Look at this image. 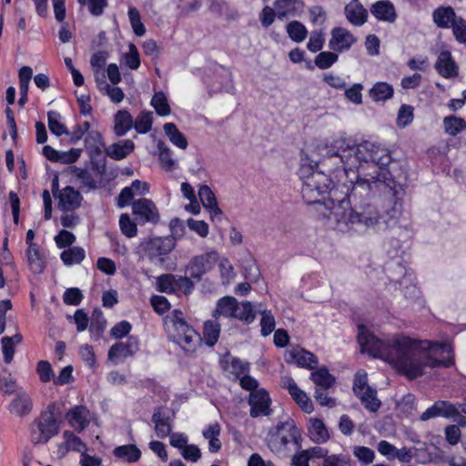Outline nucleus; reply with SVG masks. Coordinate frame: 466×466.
Segmentation results:
<instances>
[{
	"mask_svg": "<svg viewBox=\"0 0 466 466\" xmlns=\"http://www.w3.org/2000/svg\"><path fill=\"white\" fill-rule=\"evenodd\" d=\"M175 333L173 334V339L175 342L179 344L187 334V330L194 329L190 327L182 318L175 315L172 319Z\"/></svg>",
	"mask_w": 466,
	"mask_h": 466,
	"instance_id": "37998d69",
	"label": "nucleus"
},
{
	"mask_svg": "<svg viewBox=\"0 0 466 466\" xmlns=\"http://www.w3.org/2000/svg\"><path fill=\"white\" fill-rule=\"evenodd\" d=\"M274 5L279 19L298 15L304 6L303 2L300 0H276Z\"/></svg>",
	"mask_w": 466,
	"mask_h": 466,
	"instance_id": "5701e85b",
	"label": "nucleus"
},
{
	"mask_svg": "<svg viewBox=\"0 0 466 466\" xmlns=\"http://www.w3.org/2000/svg\"><path fill=\"white\" fill-rule=\"evenodd\" d=\"M300 439V431L297 428L293 420H287L279 424L276 431L271 433L268 440V448L275 452H279L286 448L289 443H298Z\"/></svg>",
	"mask_w": 466,
	"mask_h": 466,
	"instance_id": "39448f33",
	"label": "nucleus"
},
{
	"mask_svg": "<svg viewBox=\"0 0 466 466\" xmlns=\"http://www.w3.org/2000/svg\"><path fill=\"white\" fill-rule=\"evenodd\" d=\"M145 256L154 264H162L164 257L175 248V240L171 238H154L140 246Z\"/></svg>",
	"mask_w": 466,
	"mask_h": 466,
	"instance_id": "0eeeda50",
	"label": "nucleus"
},
{
	"mask_svg": "<svg viewBox=\"0 0 466 466\" xmlns=\"http://www.w3.org/2000/svg\"><path fill=\"white\" fill-rule=\"evenodd\" d=\"M177 276L163 274L157 279V289L160 292L174 293L176 291Z\"/></svg>",
	"mask_w": 466,
	"mask_h": 466,
	"instance_id": "49530a36",
	"label": "nucleus"
},
{
	"mask_svg": "<svg viewBox=\"0 0 466 466\" xmlns=\"http://www.w3.org/2000/svg\"><path fill=\"white\" fill-rule=\"evenodd\" d=\"M289 37L295 43L303 42L308 36V29L299 21L294 20L286 25Z\"/></svg>",
	"mask_w": 466,
	"mask_h": 466,
	"instance_id": "f704fd0d",
	"label": "nucleus"
},
{
	"mask_svg": "<svg viewBox=\"0 0 466 466\" xmlns=\"http://www.w3.org/2000/svg\"><path fill=\"white\" fill-rule=\"evenodd\" d=\"M133 214L141 223L150 222L157 223L159 213L155 203L147 198H141L135 201L132 205Z\"/></svg>",
	"mask_w": 466,
	"mask_h": 466,
	"instance_id": "9d476101",
	"label": "nucleus"
},
{
	"mask_svg": "<svg viewBox=\"0 0 466 466\" xmlns=\"http://www.w3.org/2000/svg\"><path fill=\"white\" fill-rule=\"evenodd\" d=\"M73 174L80 181L82 187H86L88 190L96 187V182L87 169L74 167Z\"/></svg>",
	"mask_w": 466,
	"mask_h": 466,
	"instance_id": "09e8293b",
	"label": "nucleus"
},
{
	"mask_svg": "<svg viewBox=\"0 0 466 466\" xmlns=\"http://www.w3.org/2000/svg\"><path fill=\"white\" fill-rule=\"evenodd\" d=\"M85 144L87 150L99 152L103 146L101 134L98 131L91 130L85 138Z\"/></svg>",
	"mask_w": 466,
	"mask_h": 466,
	"instance_id": "4d7b16f0",
	"label": "nucleus"
},
{
	"mask_svg": "<svg viewBox=\"0 0 466 466\" xmlns=\"http://www.w3.org/2000/svg\"><path fill=\"white\" fill-rule=\"evenodd\" d=\"M83 299L81 290L77 288L67 289L63 296V300L67 305H78Z\"/></svg>",
	"mask_w": 466,
	"mask_h": 466,
	"instance_id": "69168bd1",
	"label": "nucleus"
},
{
	"mask_svg": "<svg viewBox=\"0 0 466 466\" xmlns=\"http://www.w3.org/2000/svg\"><path fill=\"white\" fill-rule=\"evenodd\" d=\"M262 319L260 321L261 334L266 337L269 335L275 329V319L270 311L263 310L260 311Z\"/></svg>",
	"mask_w": 466,
	"mask_h": 466,
	"instance_id": "0e129e2a",
	"label": "nucleus"
},
{
	"mask_svg": "<svg viewBox=\"0 0 466 466\" xmlns=\"http://www.w3.org/2000/svg\"><path fill=\"white\" fill-rule=\"evenodd\" d=\"M434 68L443 78H455L459 76V66L450 51H441L435 62Z\"/></svg>",
	"mask_w": 466,
	"mask_h": 466,
	"instance_id": "9b49d317",
	"label": "nucleus"
},
{
	"mask_svg": "<svg viewBox=\"0 0 466 466\" xmlns=\"http://www.w3.org/2000/svg\"><path fill=\"white\" fill-rule=\"evenodd\" d=\"M220 325L213 320H208L204 324L203 338L208 346H214L219 337Z\"/></svg>",
	"mask_w": 466,
	"mask_h": 466,
	"instance_id": "58836bf2",
	"label": "nucleus"
},
{
	"mask_svg": "<svg viewBox=\"0 0 466 466\" xmlns=\"http://www.w3.org/2000/svg\"><path fill=\"white\" fill-rule=\"evenodd\" d=\"M345 15L350 23L360 26L367 21L368 11L360 3L352 0L345 6Z\"/></svg>",
	"mask_w": 466,
	"mask_h": 466,
	"instance_id": "6ab92c4d",
	"label": "nucleus"
},
{
	"mask_svg": "<svg viewBox=\"0 0 466 466\" xmlns=\"http://www.w3.org/2000/svg\"><path fill=\"white\" fill-rule=\"evenodd\" d=\"M115 457L131 463L137 461L141 457L140 450L134 444H127L116 447L113 451Z\"/></svg>",
	"mask_w": 466,
	"mask_h": 466,
	"instance_id": "cd10ccee",
	"label": "nucleus"
},
{
	"mask_svg": "<svg viewBox=\"0 0 466 466\" xmlns=\"http://www.w3.org/2000/svg\"><path fill=\"white\" fill-rule=\"evenodd\" d=\"M237 299L231 296H226L218 299L216 309L213 312L214 318L225 317L232 318L234 309H236Z\"/></svg>",
	"mask_w": 466,
	"mask_h": 466,
	"instance_id": "c756f323",
	"label": "nucleus"
},
{
	"mask_svg": "<svg viewBox=\"0 0 466 466\" xmlns=\"http://www.w3.org/2000/svg\"><path fill=\"white\" fill-rule=\"evenodd\" d=\"M151 105L157 115L161 116H168L171 113L167 96L163 92H158L154 95L151 100Z\"/></svg>",
	"mask_w": 466,
	"mask_h": 466,
	"instance_id": "c03bdc74",
	"label": "nucleus"
},
{
	"mask_svg": "<svg viewBox=\"0 0 466 466\" xmlns=\"http://www.w3.org/2000/svg\"><path fill=\"white\" fill-rule=\"evenodd\" d=\"M35 372L42 383L54 382L55 371L47 360H39L36 363Z\"/></svg>",
	"mask_w": 466,
	"mask_h": 466,
	"instance_id": "79ce46f5",
	"label": "nucleus"
},
{
	"mask_svg": "<svg viewBox=\"0 0 466 466\" xmlns=\"http://www.w3.org/2000/svg\"><path fill=\"white\" fill-rule=\"evenodd\" d=\"M74 381L73 376V367L71 365H67L63 368L58 376L54 378L55 385H66Z\"/></svg>",
	"mask_w": 466,
	"mask_h": 466,
	"instance_id": "338daca9",
	"label": "nucleus"
},
{
	"mask_svg": "<svg viewBox=\"0 0 466 466\" xmlns=\"http://www.w3.org/2000/svg\"><path fill=\"white\" fill-rule=\"evenodd\" d=\"M133 127V117L126 110L118 111L115 116V132L117 136H124Z\"/></svg>",
	"mask_w": 466,
	"mask_h": 466,
	"instance_id": "72a5a7b5",
	"label": "nucleus"
},
{
	"mask_svg": "<svg viewBox=\"0 0 466 466\" xmlns=\"http://www.w3.org/2000/svg\"><path fill=\"white\" fill-rule=\"evenodd\" d=\"M58 433V425L52 411L42 413L31 431V441L35 444L46 443Z\"/></svg>",
	"mask_w": 466,
	"mask_h": 466,
	"instance_id": "6e6552de",
	"label": "nucleus"
},
{
	"mask_svg": "<svg viewBox=\"0 0 466 466\" xmlns=\"http://www.w3.org/2000/svg\"><path fill=\"white\" fill-rule=\"evenodd\" d=\"M248 404L250 405V416L253 418L258 416H268L270 413V399L265 390H259L250 392Z\"/></svg>",
	"mask_w": 466,
	"mask_h": 466,
	"instance_id": "f8f14e48",
	"label": "nucleus"
},
{
	"mask_svg": "<svg viewBox=\"0 0 466 466\" xmlns=\"http://www.w3.org/2000/svg\"><path fill=\"white\" fill-rule=\"evenodd\" d=\"M458 16L451 6H439L432 13L434 24L439 28H450Z\"/></svg>",
	"mask_w": 466,
	"mask_h": 466,
	"instance_id": "4be33fe9",
	"label": "nucleus"
},
{
	"mask_svg": "<svg viewBox=\"0 0 466 466\" xmlns=\"http://www.w3.org/2000/svg\"><path fill=\"white\" fill-rule=\"evenodd\" d=\"M444 129L450 136H456L466 128V122L460 117L450 116L443 119Z\"/></svg>",
	"mask_w": 466,
	"mask_h": 466,
	"instance_id": "a19ab883",
	"label": "nucleus"
},
{
	"mask_svg": "<svg viewBox=\"0 0 466 466\" xmlns=\"http://www.w3.org/2000/svg\"><path fill=\"white\" fill-rule=\"evenodd\" d=\"M133 125L137 132L145 134L147 133L152 127V113L143 112L138 116Z\"/></svg>",
	"mask_w": 466,
	"mask_h": 466,
	"instance_id": "5fc2aeb1",
	"label": "nucleus"
},
{
	"mask_svg": "<svg viewBox=\"0 0 466 466\" xmlns=\"http://www.w3.org/2000/svg\"><path fill=\"white\" fill-rule=\"evenodd\" d=\"M333 156L339 157L345 170L357 169L353 196L362 189L367 192H380L394 187V180L386 167L391 160L386 148L365 141L359 145H347L346 147L340 146Z\"/></svg>",
	"mask_w": 466,
	"mask_h": 466,
	"instance_id": "f03ea898",
	"label": "nucleus"
},
{
	"mask_svg": "<svg viewBox=\"0 0 466 466\" xmlns=\"http://www.w3.org/2000/svg\"><path fill=\"white\" fill-rule=\"evenodd\" d=\"M329 182L330 180L324 173L310 168H309V175L302 177L301 195L303 199L309 205L318 204L323 207L325 211H322V214L327 212V207H330V201L332 200L321 202L324 196L329 192Z\"/></svg>",
	"mask_w": 466,
	"mask_h": 466,
	"instance_id": "20e7f679",
	"label": "nucleus"
},
{
	"mask_svg": "<svg viewBox=\"0 0 466 466\" xmlns=\"http://www.w3.org/2000/svg\"><path fill=\"white\" fill-rule=\"evenodd\" d=\"M61 116L56 111L47 113L48 127L52 134L60 137L64 134H69L66 126L60 122Z\"/></svg>",
	"mask_w": 466,
	"mask_h": 466,
	"instance_id": "ea45409f",
	"label": "nucleus"
},
{
	"mask_svg": "<svg viewBox=\"0 0 466 466\" xmlns=\"http://www.w3.org/2000/svg\"><path fill=\"white\" fill-rule=\"evenodd\" d=\"M308 429L310 440L316 443H325L329 439L328 429L324 422L317 418H310Z\"/></svg>",
	"mask_w": 466,
	"mask_h": 466,
	"instance_id": "b1692460",
	"label": "nucleus"
},
{
	"mask_svg": "<svg viewBox=\"0 0 466 466\" xmlns=\"http://www.w3.org/2000/svg\"><path fill=\"white\" fill-rule=\"evenodd\" d=\"M56 198H58V208L65 211L76 209L82 201L81 194L72 187H64L59 191Z\"/></svg>",
	"mask_w": 466,
	"mask_h": 466,
	"instance_id": "2eb2a0df",
	"label": "nucleus"
},
{
	"mask_svg": "<svg viewBox=\"0 0 466 466\" xmlns=\"http://www.w3.org/2000/svg\"><path fill=\"white\" fill-rule=\"evenodd\" d=\"M435 405L438 408L440 417L454 418L459 415V407L449 401L438 400L435 402Z\"/></svg>",
	"mask_w": 466,
	"mask_h": 466,
	"instance_id": "6e6d98bb",
	"label": "nucleus"
},
{
	"mask_svg": "<svg viewBox=\"0 0 466 466\" xmlns=\"http://www.w3.org/2000/svg\"><path fill=\"white\" fill-rule=\"evenodd\" d=\"M157 148L159 150V160L161 167L166 171H171L175 168L176 162L172 158V152L170 148L166 147L163 142L159 141L157 143Z\"/></svg>",
	"mask_w": 466,
	"mask_h": 466,
	"instance_id": "a18cd8bd",
	"label": "nucleus"
},
{
	"mask_svg": "<svg viewBox=\"0 0 466 466\" xmlns=\"http://www.w3.org/2000/svg\"><path fill=\"white\" fill-rule=\"evenodd\" d=\"M163 129L166 136L173 145L181 149H186L187 147V140L186 137L177 129L174 123H166Z\"/></svg>",
	"mask_w": 466,
	"mask_h": 466,
	"instance_id": "2f4dec72",
	"label": "nucleus"
},
{
	"mask_svg": "<svg viewBox=\"0 0 466 466\" xmlns=\"http://www.w3.org/2000/svg\"><path fill=\"white\" fill-rule=\"evenodd\" d=\"M201 338L195 330H187V334L183 340L178 344L185 351L193 352L200 343Z\"/></svg>",
	"mask_w": 466,
	"mask_h": 466,
	"instance_id": "de8ad7c7",
	"label": "nucleus"
},
{
	"mask_svg": "<svg viewBox=\"0 0 466 466\" xmlns=\"http://www.w3.org/2000/svg\"><path fill=\"white\" fill-rule=\"evenodd\" d=\"M371 193L362 189L353 196L352 187L342 199L331 200L330 207H327V212L323 213L329 226L341 232L375 229L383 217L373 202L361 200L363 194L369 196Z\"/></svg>",
	"mask_w": 466,
	"mask_h": 466,
	"instance_id": "7ed1b4c3",
	"label": "nucleus"
},
{
	"mask_svg": "<svg viewBox=\"0 0 466 466\" xmlns=\"http://www.w3.org/2000/svg\"><path fill=\"white\" fill-rule=\"evenodd\" d=\"M69 424L76 431L86 429L90 422V412L85 406H76L66 415Z\"/></svg>",
	"mask_w": 466,
	"mask_h": 466,
	"instance_id": "dca6fc26",
	"label": "nucleus"
},
{
	"mask_svg": "<svg viewBox=\"0 0 466 466\" xmlns=\"http://www.w3.org/2000/svg\"><path fill=\"white\" fill-rule=\"evenodd\" d=\"M353 455L363 465H369L373 462L375 459V452L371 449L365 446H354L352 450Z\"/></svg>",
	"mask_w": 466,
	"mask_h": 466,
	"instance_id": "8fccbe9b",
	"label": "nucleus"
},
{
	"mask_svg": "<svg viewBox=\"0 0 466 466\" xmlns=\"http://www.w3.org/2000/svg\"><path fill=\"white\" fill-rule=\"evenodd\" d=\"M128 53L124 55V61L127 66L130 69H137L140 66L139 53L137 46L134 44H129Z\"/></svg>",
	"mask_w": 466,
	"mask_h": 466,
	"instance_id": "052dcab7",
	"label": "nucleus"
},
{
	"mask_svg": "<svg viewBox=\"0 0 466 466\" xmlns=\"http://www.w3.org/2000/svg\"><path fill=\"white\" fill-rule=\"evenodd\" d=\"M248 362H244L237 358H231L230 362H228L225 366V370L237 377L248 371Z\"/></svg>",
	"mask_w": 466,
	"mask_h": 466,
	"instance_id": "680f3d73",
	"label": "nucleus"
},
{
	"mask_svg": "<svg viewBox=\"0 0 466 466\" xmlns=\"http://www.w3.org/2000/svg\"><path fill=\"white\" fill-rule=\"evenodd\" d=\"M256 318V313L253 310V307L249 301L238 302L236 304V309H234L232 319H237L247 323H251Z\"/></svg>",
	"mask_w": 466,
	"mask_h": 466,
	"instance_id": "473e14b6",
	"label": "nucleus"
},
{
	"mask_svg": "<svg viewBox=\"0 0 466 466\" xmlns=\"http://www.w3.org/2000/svg\"><path fill=\"white\" fill-rule=\"evenodd\" d=\"M219 259L217 251H209L193 257L187 265L186 271L193 279L199 281L202 277L211 270Z\"/></svg>",
	"mask_w": 466,
	"mask_h": 466,
	"instance_id": "1a4fd4ad",
	"label": "nucleus"
},
{
	"mask_svg": "<svg viewBox=\"0 0 466 466\" xmlns=\"http://www.w3.org/2000/svg\"><path fill=\"white\" fill-rule=\"evenodd\" d=\"M358 340L362 352L384 360L410 380L424 374L427 367H451L453 357L448 343L417 340L402 335H394L382 340L363 326H359Z\"/></svg>",
	"mask_w": 466,
	"mask_h": 466,
	"instance_id": "f257e3e1",
	"label": "nucleus"
},
{
	"mask_svg": "<svg viewBox=\"0 0 466 466\" xmlns=\"http://www.w3.org/2000/svg\"><path fill=\"white\" fill-rule=\"evenodd\" d=\"M119 227L123 235L127 238H134L137 233V227L135 222L130 219L127 214H122L119 218Z\"/></svg>",
	"mask_w": 466,
	"mask_h": 466,
	"instance_id": "3c124183",
	"label": "nucleus"
},
{
	"mask_svg": "<svg viewBox=\"0 0 466 466\" xmlns=\"http://www.w3.org/2000/svg\"><path fill=\"white\" fill-rule=\"evenodd\" d=\"M292 399L297 402V404L306 412L309 413L312 411L313 407L309 398L307 394L297 387V390H293L290 393Z\"/></svg>",
	"mask_w": 466,
	"mask_h": 466,
	"instance_id": "13d9d810",
	"label": "nucleus"
},
{
	"mask_svg": "<svg viewBox=\"0 0 466 466\" xmlns=\"http://www.w3.org/2000/svg\"><path fill=\"white\" fill-rule=\"evenodd\" d=\"M453 35L460 43H466V20L458 16L451 25Z\"/></svg>",
	"mask_w": 466,
	"mask_h": 466,
	"instance_id": "e2e57ef3",
	"label": "nucleus"
},
{
	"mask_svg": "<svg viewBox=\"0 0 466 466\" xmlns=\"http://www.w3.org/2000/svg\"><path fill=\"white\" fill-rule=\"evenodd\" d=\"M356 38L345 28L335 27L331 31L329 48L335 52H343L350 48Z\"/></svg>",
	"mask_w": 466,
	"mask_h": 466,
	"instance_id": "ddd939ff",
	"label": "nucleus"
},
{
	"mask_svg": "<svg viewBox=\"0 0 466 466\" xmlns=\"http://www.w3.org/2000/svg\"><path fill=\"white\" fill-rule=\"evenodd\" d=\"M287 361H294L298 366L307 368L309 370H313L318 365L317 357L303 349L291 350L288 354Z\"/></svg>",
	"mask_w": 466,
	"mask_h": 466,
	"instance_id": "f3484780",
	"label": "nucleus"
},
{
	"mask_svg": "<svg viewBox=\"0 0 466 466\" xmlns=\"http://www.w3.org/2000/svg\"><path fill=\"white\" fill-rule=\"evenodd\" d=\"M152 421L155 423L156 434L158 438H166L172 431L170 418L157 410L152 416Z\"/></svg>",
	"mask_w": 466,
	"mask_h": 466,
	"instance_id": "bb28decb",
	"label": "nucleus"
},
{
	"mask_svg": "<svg viewBox=\"0 0 466 466\" xmlns=\"http://www.w3.org/2000/svg\"><path fill=\"white\" fill-rule=\"evenodd\" d=\"M370 96L375 101H383L393 96V88L386 82H378L370 90Z\"/></svg>",
	"mask_w": 466,
	"mask_h": 466,
	"instance_id": "4c0bfd02",
	"label": "nucleus"
},
{
	"mask_svg": "<svg viewBox=\"0 0 466 466\" xmlns=\"http://www.w3.org/2000/svg\"><path fill=\"white\" fill-rule=\"evenodd\" d=\"M198 196L202 205L210 212L211 217L221 214L216 197L208 186H201Z\"/></svg>",
	"mask_w": 466,
	"mask_h": 466,
	"instance_id": "a878e982",
	"label": "nucleus"
},
{
	"mask_svg": "<svg viewBox=\"0 0 466 466\" xmlns=\"http://www.w3.org/2000/svg\"><path fill=\"white\" fill-rule=\"evenodd\" d=\"M338 55L332 52H321L315 57V65L319 69L329 68L338 60Z\"/></svg>",
	"mask_w": 466,
	"mask_h": 466,
	"instance_id": "bf43d9fd",
	"label": "nucleus"
},
{
	"mask_svg": "<svg viewBox=\"0 0 466 466\" xmlns=\"http://www.w3.org/2000/svg\"><path fill=\"white\" fill-rule=\"evenodd\" d=\"M134 143L130 139L121 140L106 148V154L115 160L127 157L134 150Z\"/></svg>",
	"mask_w": 466,
	"mask_h": 466,
	"instance_id": "393cba45",
	"label": "nucleus"
},
{
	"mask_svg": "<svg viewBox=\"0 0 466 466\" xmlns=\"http://www.w3.org/2000/svg\"><path fill=\"white\" fill-rule=\"evenodd\" d=\"M353 391L369 411L377 412L379 410L381 401L377 398L376 390L368 385L366 373L357 372L354 378Z\"/></svg>",
	"mask_w": 466,
	"mask_h": 466,
	"instance_id": "423d86ee",
	"label": "nucleus"
},
{
	"mask_svg": "<svg viewBox=\"0 0 466 466\" xmlns=\"http://www.w3.org/2000/svg\"><path fill=\"white\" fill-rule=\"evenodd\" d=\"M413 106L410 105H402L398 112L397 126L399 127H405L413 121Z\"/></svg>",
	"mask_w": 466,
	"mask_h": 466,
	"instance_id": "864d4df0",
	"label": "nucleus"
},
{
	"mask_svg": "<svg viewBox=\"0 0 466 466\" xmlns=\"http://www.w3.org/2000/svg\"><path fill=\"white\" fill-rule=\"evenodd\" d=\"M370 13L378 20L393 23L397 18L395 7L392 3L387 0L378 1L370 7Z\"/></svg>",
	"mask_w": 466,
	"mask_h": 466,
	"instance_id": "a211bd4d",
	"label": "nucleus"
},
{
	"mask_svg": "<svg viewBox=\"0 0 466 466\" xmlns=\"http://www.w3.org/2000/svg\"><path fill=\"white\" fill-rule=\"evenodd\" d=\"M312 381L323 390L330 388L334 382L335 378L331 375L327 369L321 368L314 371L310 375Z\"/></svg>",
	"mask_w": 466,
	"mask_h": 466,
	"instance_id": "e433bc0d",
	"label": "nucleus"
},
{
	"mask_svg": "<svg viewBox=\"0 0 466 466\" xmlns=\"http://www.w3.org/2000/svg\"><path fill=\"white\" fill-rule=\"evenodd\" d=\"M139 350V343L137 338L129 337L126 342H118L111 346L108 350V359L114 360L119 358L133 356Z\"/></svg>",
	"mask_w": 466,
	"mask_h": 466,
	"instance_id": "4468645a",
	"label": "nucleus"
},
{
	"mask_svg": "<svg viewBox=\"0 0 466 466\" xmlns=\"http://www.w3.org/2000/svg\"><path fill=\"white\" fill-rule=\"evenodd\" d=\"M65 442L58 448V451L64 456L68 451H74L81 453V457L86 454V446L81 439L73 432L66 431L63 433Z\"/></svg>",
	"mask_w": 466,
	"mask_h": 466,
	"instance_id": "412c9836",
	"label": "nucleus"
},
{
	"mask_svg": "<svg viewBox=\"0 0 466 466\" xmlns=\"http://www.w3.org/2000/svg\"><path fill=\"white\" fill-rule=\"evenodd\" d=\"M86 257L84 248L80 247H73L64 250L61 255V260L63 263L69 267L74 264H80Z\"/></svg>",
	"mask_w": 466,
	"mask_h": 466,
	"instance_id": "c9c22d12",
	"label": "nucleus"
},
{
	"mask_svg": "<svg viewBox=\"0 0 466 466\" xmlns=\"http://www.w3.org/2000/svg\"><path fill=\"white\" fill-rule=\"evenodd\" d=\"M76 240L75 235L67 230H61L58 235L55 237V241L59 248H64L72 245Z\"/></svg>",
	"mask_w": 466,
	"mask_h": 466,
	"instance_id": "774afa93",
	"label": "nucleus"
},
{
	"mask_svg": "<svg viewBox=\"0 0 466 466\" xmlns=\"http://www.w3.org/2000/svg\"><path fill=\"white\" fill-rule=\"evenodd\" d=\"M23 337L20 333H16L12 337H3L1 339L2 352L4 360L9 364L12 362L15 355V345L22 342Z\"/></svg>",
	"mask_w": 466,
	"mask_h": 466,
	"instance_id": "7c9ffc66",
	"label": "nucleus"
},
{
	"mask_svg": "<svg viewBox=\"0 0 466 466\" xmlns=\"http://www.w3.org/2000/svg\"><path fill=\"white\" fill-rule=\"evenodd\" d=\"M32 407L33 402L30 396L26 392L21 391L10 402L9 411L16 416L23 417L31 411Z\"/></svg>",
	"mask_w": 466,
	"mask_h": 466,
	"instance_id": "aec40b11",
	"label": "nucleus"
},
{
	"mask_svg": "<svg viewBox=\"0 0 466 466\" xmlns=\"http://www.w3.org/2000/svg\"><path fill=\"white\" fill-rule=\"evenodd\" d=\"M27 262L30 270L35 274H40L46 268L45 257L41 254L39 247L27 248Z\"/></svg>",
	"mask_w": 466,
	"mask_h": 466,
	"instance_id": "c85d7f7f",
	"label": "nucleus"
},
{
	"mask_svg": "<svg viewBox=\"0 0 466 466\" xmlns=\"http://www.w3.org/2000/svg\"><path fill=\"white\" fill-rule=\"evenodd\" d=\"M128 17L135 35L137 36L144 35L146 34V28L141 22L139 11L135 7L129 8Z\"/></svg>",
	"mask_w": 466,
	"mask_h": 466,
	"instance_id": "603ef678",
	"label": "nucleus"
}]
</instances>
